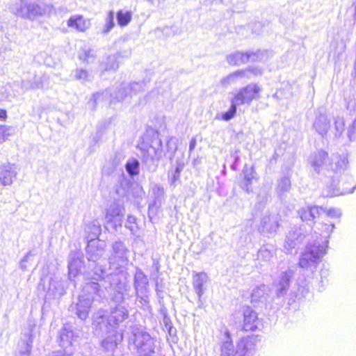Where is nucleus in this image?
<instances>
[{
    "instance_id": "nucleus-1",
    "label": "nucleus",
    "mask_w": 356,
    "mask_h": 356,
    "mask_svg": "<svg viewBox=\"0 0 356 356\" xmlns=\"http://www.w3.org/2000/svg\"><path fill=\"white\" fill-rule=\"evenodd\" d=\"M128 316L127 309L121 305L112 309L109 314L105 311H99L96 314L94 317V325L102 332L115 333L113 336L108 337L102 341V346L104 348H113L117 346L118 341L122 340V336L116 332V329Z\"/></svg>"
},
{
    "instance_id": "nucleus-2",
    "label": "nucleus",
    "mask_w": 356,
    "mask_h": 356,
    "mask_svg": "<svg viewBox=\"0 0 356 356\" xmlns=\"http://www.w3.org/2000/svg\"><path fill=\"white\" fill-rule=\"evenodd\" d=\"M318 229L321 232V235L325 238L323 241H314L309 242L302 252L298 265L300 268L313 273L326 253L328 241L327 238L334 229L333 222H321Z\"/></svg>"
},
{
    "instance_id": "nucleus-3",
    "label": "nucleus",
    "mask_w": 356,
    "mask_h": 356,
    "mask_svg": "<svg viewBox=\"0 0 356 356\" xmlns=\"http://www.w3.org/2000/svg\"><path fill=\"white\" fill-rule=\"evenodd\" d=\"M53 10L52 5L40 6L36 3H29L27 0H19L13 6V13L19 17L33 20L38 16L50 14Z\"/></svg>"
},
{
    "instance_id": "nucleus-4",
    "label": "nucleus",
    "mask_w": 356,
    "mask_h": 356,
    "mask_svg": "<svg viewBox=\"0 0 356 356\" xmlns=\"http://www.w3.org/2000/svg\"><path fill=\"white\" fill-rule=\"evenodd\" d=\"M135 349L139 356H150L154 353L156 348L153 338L145 330L135 328L131 339Z\"/></svg>"
},
{
    "instance_id": "nucleus-5",
    "label": "nucleus",
    "mask_w": 356,
    "mask_h": 356,
    "mask_svg": "<svg viewBox=\"0 0 356 356\" xmlns=\"http://www.w3.org/2000/svg\"><path fill=\"white\" fill-rule=\"evenodd\" d=\"M113 252L108 259L111 268L118 270L124 268L129 261V250L122 241H116L113 244Z\"/></svg>"
},
{
    "instance_id": "nucleus-6",
    "label": "nucleus",
    "mask_w": 356,
    "mask_h": 356,
    "mask_svg": "<svg viewBox=\"0 0 356 356\" xmlns=\"http://www.w3.org/2000/svg\"><path fill=\"white\" fill-rule=\"evenodd\" d=\"M142 152L145 164L149 168H156L159 161L163 156L161 140L159 138L154 140L150 145L142 149Z\"/></svg>"
},
{
    "instance_id": "nucleus-7",
    "label": "nucleus",
    "mask_w": 356,
    "mask_h": 356,
    "mask_svg": "<svg viewBox=\"0 0 356 356\" xmlns=\"http://www.w3.org/2000/svg\"><path fill=\"white\" fill-rule=\"evenodd\" d=\"M267 51H236L227 56L226 60L231 65H241L248 62H256L264 60Z\"/></svg>"
},
{
    "instance_id": "nucleus-8",
    "label": "nucleus",
    "mask_w": 356,
    "mask_h": 356,
    "mask_svg": "<svg viewBox=\"0 0 356 356\" xmlns=\"http://www.w3.org/2000/svg\"><path fill=\"white\" fill-rule=\"evenodd\" d=\"M260 87L256 83H250L241 88L232 97L236 104L239 105L250 104L253 99L259 97Z\"/></svg>"
},
{
    "instance_id": "nucleus-9",
    "label": "nucleus",
    "mask_w": 356,
    "mask_h": 356,
    "mask_svg": "<svg viewBox=\"0 0 356 356\" xmlns=\"http://www.w3.org/2000/svg\"><path fill=\"white\" fill-rule=\"evenodd\" d=\"M124 213L123 207L116 202H113L106 211L105 218L106 223L111 225L114 229H117L118 227L122 226Z\"/></svg>"
},
{
    "instance_id": "nucleus-10",
    "label": "nucleus",
    "mask_w": 356,
    "mask_h": 356,
    "mask_svg": "<svg viewBox=\"0 0 356 356\" xmlns=\"http://www.w3.org/2000/svg\"><path fill=\"white\" fill-rule=\"evenodd\" d=\"M294 275V270L290 268L282 271L277 280L274 282L275 293L278 297L284 296L289 289L290 281Z\"/></svg>"
},
{
    "instance_id": "nucleus-11",
    "label": "nucleus",
    "mask_w": 356,
    "mask_h": 356,
    "mask_svg": "<svg viewBox=\"0 0 356 356\" xmlns=\"http://www.w3.org/2000/svg\"><path fill=\"white\" fill-rule=\"evenodd\" d=\"M92 302L93 298H86L84 295H80L78 302L72 304L70 308L72 311L76 312V314L80 319L85 320L88 316Z\"/></svg>"
},
{
    "instance_id": "nucleus-12",
    "label": "nucleus",
    "mask_w": 356,
    "mask_h": 356,
    "mask_svg": "<svg viewBox=\"0 0 356 356\" xmlns=\"http://www.w3.org/2000/svg\"><path fill=\"white\" fill-rule=\"evenodd\" d=\"M309 162L316 172L330 166V159L328 157V154L324 150H318L312 153L309 158Z\"/></svg>"
},
{
    "instance_id": "nucleus-13",
    "label": "nucleus",
    "mask_w": 356,
    "mask_h": 356,
    "mask_svg": "<svg viewBox=\"0 0 356 356\" xmlns=\"http://www.w3.org/2000/svg\"><path fill=\"white\" fill-rule=\"evenodd\" d=\"M280 216L277 214L266 213L263 216L259 229L263 233H275L279 227Z\"/></svg>"
},
{
    "instance_id": "nucleus-14",
    "label": "nucleus",
    "mask_w": 356,
    "mask_h": 356,
    "mask_svg": "<svg viewBox=\"0 0 356 356\" xmlns=\"http://www.w3.org/2000/svg\"><path fill=\"white\" fill-rule=\"evenodd\" d=\"M243 330L245 331H254L260 323L257 314L250 307L243 308Z\"/></svg>"
},
{
    "instance_id": "nucleus-15",
    "label": "nucleus",
    "mask_w": 356,
    "mask_h": 356,
    "mask_svg": "<svg viewBox=\"0 0 356 356\" xmlns=\"http://www.w3.org/2000/svg\"><path fill=\"white\" fill-rule=\"evenodd\" d=\"M17 172L14 164L6 163L0 165V184L6 186L13 184Z\"/></svg>"
},
{
    "instance_id": "nucleus-16",
    "label": "nucleus",
    "mask_w": 356,
    "mask_h": 356,
    "mask_svg": "<svg viewBox=\"0 0 356 356\" xmlns=\"http://www.w3.org/2000/svg\"><path fill=\"white\" fill-rule=\"evenodd\" d=\"M312 127L316 132L324 137L330 128V120L326 113L318 111L316 115Z\"/></svg>"
},
{
    "instance_id": "nucleus-17",
    "label": "nucleus",
    "mask_w": 356,
    "mask_h": 356,
    "mask_svg": "<svg viewBox=\"0 0 356 356\" xmlns=\"http://www.w3.org/2000/svg\"><path fill=\"white\" fill-rule=\"evenodd\" d=\"M69 28L78 32H85L90 26V22L88 19L81 15H73L67 21Z\"/></svg>"
},
{
    "instance_id": "nucleus-18",
    "label": "nucleus",
    "mask_w": 356,
    "mask_h": 356,
    "mask_svg": "<svg viewBox=\"0 0 356 356\" xmlns=\"http://www.w3.org/2000/svg\"><path fill=\"white\" fill-rule=\"evenodd\" d=\"M346 106L352 116H355L347 129V136L352 141L356 139V97L349 98Z\"/></svg>"
},
{
    "instance_id": "nucleus-19",
    "label": "nucleus",
    "mask_w": 356,
    "mask_h": 356,
    "mask_svg": "<svg viewBox=\"0 0 356 356\" xmlns=\"http://www.w3.org/2000/svg\"><path fill=\"white\" fill-rule=\"evenodd\" d=\"M134 285L136 293L149 292V281L147 277L138 268H136L134 278Z\"/></svg>"
},
{
    "instance_id": "nucleus-20",
    "label": "nucleus",
    "mask_w": 356,
    "mask_h": 356,
    "mask_svg": "<svg viewBox=\"0 0 356 356\" xmlns=\"http://www.w3.org/2000/svg\"><path fill=\"white\" fill-rule=\"evenodd\" d=\"M208 275L204 272L193 273V286L198 296L199 300H201L202 296L204 293V284L208 281Z\"/></svg>"
},
{
    "instance_id": "nucleus-21",
    "label": "nucleus",
    "mask_w": 356,
    "mask_h": 356,
    "mask_svg": "<svg viewBox=\"0 0 356 356\" xmlns=\"http://www.w3.org/2000/svg\"><path fill=\"white\" fill-rule=\"evenodd\" d=\"M322 207L316 206H307L301 208L298 213L302 221L312 222L316 218L321 215Z\"/></svg>"
},
{
    "instance_id": "nucleus-22",
    "label": "nucleus",
    "mask_w": 356,
    "mask_h": 356,
    "mask_svg": "<svg viewBox=\"0 0 356 356\" xmlns=\"http://www.w3.org/2000/svg\"><path fill=\"white\" fill-rule=\"evenodd\" d=\"M81 255L79 252H72L68 264L69 277L72 279L78 275L82 266Z\"/></svg>"
},
{
    "instance_id": "nucleus-23",
    "label": "nucleus",
    "mask_w": 356,
    "mask_h": 356,
    "mask_svg": "<svg viewBox=\"0 0 356 356\" xmlns=\"http://www.w3.org/2000/svg\"><path fill=\"white\" fill-rule=\"evenodd\" d=\"M302 241V236L297 230L289 232L286 236L284 249L287 253H291L292 250Z\"/></svg>"
},
{
    "instance_id": "nucleus-24",
    "label": "nucleus",
    "mask_w": 356,
    "mask_h": 356,
    "mask_svg": "<svg viewBox=\"0 0 356 356\" xmlns=\"http://www.w3.org/2000/svg\"><path fill=\"white\" fill-rule=\"evenodd\" d=\"M74 335L73 332L65 327L60 333V345L65 350H72L71 347L74 341Z\"/></svg>"
},
{
    "instance_id": "nucleus-25",
    "label": "nucleus",
    "mask_w": 356,
    "mask_h": 356,
    "mask_svg": "<svg viewBox=\"0 0 356 356\" xmlns=\"http://www.w3.org/2000/svg\"><path fill=\"white\" fill-rule=\"evenodd\" d=\"M247 74L245 70H236L229 75L222 78L220 81L221 86L227 88L229 86L236 84L240 79H244Z\"/></svg>"
},
{
    "instance_id": "nucleus-26",
    "label": "nucleus",
    "mask_w": 356,
    "mask_h": 356,
    "mask_svg": "<svg viewBox=\"0 0 356 356\" xmlns=\"http://www.w3.org/2000/svg\"><path fill=\"white\" fill-rule=\"evenodd\" d=\"M152 190L154 195V201L153 204L149 206V216L153 213L154 209H157L161 206L165 194L163 187L159 184H154L152 188Z\"/></svg>"
},
{
    "instance_id": "nucleus-27",
    "label": "nucleus",
    "mask_w": 356,
    "mask_h": 356,
    "mask_svg": "<svg viewBox=\"0 0 356 356\" xmlns=\"http://www.w3.org/2000/svg\"><path fill=\"white\" fill-rule=\"evenodd\" d=\"M269 288L268 286L261 284L252 290L251 300L252 302L266 301L269 296Z\"/></svg>"
},
{
    "instance_id": "nucleus-28",
    "label": "nucleus",
    "mask_w": 356,
    "mask_h": 356,
    "mask_svg": "<svg viewBox=\"0 0 356 356\" xmlns=\"http://www.w3.org/2000/svg\"><path fill=\"white\" fill-rule=\"evenodd\" d=\"M275 254V249L271 245L261 246L257 252V259L261 262H269Z\"/></svg>"
},
{
    "instance_id": "nucleus-29",
    "label": "nucleus",
    "mask_w": 356,
    "mask_h": 356,
    "mask_svg": "<svg viewBox=\"0 0 356 356\" xmlns=\"http://www.w3.org/2000/svg\"><path fill=\"white\" fill-rule=\"evenodd\" d=\"M99 285L96 282H89L83 287L81 295H84L86 298L92 297L95 300V296H101Z\"/></svg>"
},
{
    "instance_id": "nucleus-30",
    "label": "nucleus",
    "mask_w": 356,
    "mask_h": 356,
    "mask_svg": "<svg viewBox=\"0 0 356 356\" xmlns=\"http://www.w3.org/2000/svg\"><path fill=\"white\" fill-rule=\"evenodd\" d=\"M331 161L330 168L334 171L346 169L348 163L346 155H333Z\"/></svg>"
},
{
    "instance_id": "nucleus-31",
    "label": "nucleus",
    "mask_w": 356,
    "mask_h": 356,
    "mask_svg": "<svg viewBox=\"0 0 356 356\" xmlns=\"http://www.w3.org/2000/svg\"><path fill=\"white\" fill-rule=\"evenodd\" d=\"M49 296L54 297L61 296L65 293V289L63 282L57 279H51L49 282V286L47 291Z\"/></svg>"
},
{
    "instance_id": "nucleus-32",
    "label": "nucleus",
    "mask_w": 356,
    "mask_h": 356,
    "mask_svg": "<svg viewBox=\"0 0 356 356\" xmlns=\"http://www.w3.org/2000/svg\"><path fill=\"white\" fill-rule=\"evenodd\" d=\"M221 355L222 356H234L236 355V350L232 341L230 339L229 332H225V336L222 344L221 345Z\"/></svg>"
},
{
    "instance_id": "nucleus-33",
    "label": "nucleus",
    "mask_w": 356,
    "mask_h": 356,
    "mask_svg": "<svg viewBox=\"0 0 356 356\" xmlns=\"http://www.w3.org/2000/svg\"><path fill=\"white\" fill-rule=\"evenodd\" d=\"M253 344L248 339L241 340L236 346V356H250L252 353Z\"/></svg>"
},
{
    "instance_id": "nucleus-34",
    "label": "nucleus",
    "mask_w": 356,
    "mask_h": 356,
    "mask_svg": "<svg viewBox=\"0 0 356 356\" xmlns=\"http://www.w3.org/2000/svg\"><path fill=\"white\" fill-rule=\"evenodd\" d=\"M291 180L289 177L284 176L277 181L276 191L280 198H282L291 189Z\"/></svg>"
},
{
    "instance_id": "nucleus-35",
    "label": "nucleus",
    "mask_w": 356,
    "mask_h": 356,
    "mask_svg": "<svg viewBox=\"0 0 356 356\" xmlns=\"http://www.w3.org/2000/svg\"><path fill=\"white\" fill-rule=\"evenodd\" d=\"M99 241L92 240L90 241L88 248H87V252L89 255V261H92L94 262H96L102 255L104 253L103 248L101 249H97L95 250V247L97 246V243Z\"/></svg>"
},
{
    "instance_id": "nucleus-36",
    "label": "nucleus",
    "mask_w": 356,
    "mask_h": 356,
    "mask_svg": "<svg viewBox=\"0 0 356 356\" xmlns=\"http://www.w3.org/2000/svg\"><path fill=\"white\" fill-rule=\"evenodd\" d=\"M118 56L117 54L110 55L108 56L105 62H102L101 63L100 67L102 70L108 71L113 70L115 71L119 67V64L118 62Z\"/></svg>"
},
{
    "instance_id": "nucleus-37",
    "label": "nucleus",
    "mask_w": 356,
    "mask_h": 356,
    "mask_svg": "<svg viewBox=\"0 0 356 356\" xmlns=\"http://www.w3.org/2000/svg\"><path fill=\"white\" fill-rule=\"evenodd\" d=\"M79 58L83 63H92L96 58L95 51L90 48H83L79 52Z\"/></svg>"
},
{
    "instance_id": "nucleus-38",
    "label": "nucleus",
    "mask_w": 356,
    "mask_h": 356,
    "mask_svg": "<svg viewBox=\"0 0 356 356\" xmlns=\"http://www.w3.org/2000/svg\"><path fill=\"white\" fill-rule=\"evenodd\" d=\"M73 76L76 80L79 81L81 83L90 81L92 79L91 74L87 70L82 68H76L74 70Z\"/></svg>"
},
{
    "instance_id": "nucleus-39",
    "label": "nucleus",
    "mask_w": 356,
    "mask_h": 356,
    "mask_svg": "<svg viewBox=\"0 0 356 356\" xmlns=\"http://www.w3.org/2000/svg\"><path fill=\"white\" fill-rule=\"evenodd\" d=\"M132 13L131 11L119 10L117 13L118 23L121 26H127L131 20Z\"/></svg>"
},
{
    "instance_id": "nucleus-40",
    "label": "nucleus",
    "mask_w": 356,
    "mask_h": 356,
    "mask_svg": "<svg viewBox=\"0 0 356 356\" xmlns=\"http://www.w3.org/2000/svg\"><path fill=\"white\" fill-rule=\"evenodd\" d=\"M114 12L113 10H110L105 18V24L102 30V33L107 34L114 27Z\"/></svg>"
},
{
    "instance_id": "nucleus-41",
    "label": "nucleus",
    "mask_w": 356,
    "mask_h": 356,
    "mask_svg": "<svg viewBox=\"0 0 356 356\" xmlns=\"http://www.w3.org/2000/svg\"><path fill=\"white\" fill-rule=\"evenodd\" d=\"M126 170L131 175H136L139 173V162L135 159H129L125 165Z\"/></svg>"
},
{
    "instance_id": "nucleus-42",
    "label": "nucleus",
    "mask_w": 356,
    "mask_h": 356,
    "mask_svg": "<svg viewBox=\"0 0 356 356\" xmlns=\"http://www.w3.org/2000/svg\"><path fill=\"white\" fill-rule=\"evenodd\" d=\"M345 129V120L343 117L337 116L334 118L335 136L340 137Z\"/></svg>"
},
{
    "instance_id": "nucleus-43",
    "label": "nucleus",
    "mask_w": 356,
    "mask_h": 356,
    "mask_svg": "<svg viewBox=\"0 0 356 356\" xmlns=\"http://www.w3.org/2000/svg\"><path fill=\"white\" fill-rule=\"evenodd\" d=\"M128 95H130L128 86L123 83L115 93V96L112 97L111 102H113L114 99H116L117 101H122Z\"/></svg>"
},
{
    "instance_id": "nucleus-44",
    "label": "nucleus",
    "mask_w": 356,
    "mask_h": 356,
    "mask_svg": "<svg viewBox=\"0 0 356 356\" xmlns=\"http://www.w3.org/2000/svg\"><path fill=\"white\" fill-rule=\"evenodd\" d=\"M237 106L240 105L238 104H236L234 100L232 98L230 108L227 112L222 114L221 118L225 121H229L232 119L236 115Z\"/></svg>"
},
{
    "instance_id": "nucleus-45",
    "label": "nucleus",
    "mask_w": 356,
    "mask_h": 356,
    "mask_svg": "<svg viewBox=\"0 0 356 356\" xmlns=\"http://www.w3.org/2000/svg\"><path fill=\"white\" fill-rule=\"evenodd\" d=\"M291 86L286 84L284 88L282 89H280L276 91V92L273 95V97L277 100L282 99H288L291 96Z\"/></svg>"
},
{
    "instance_id": "nucleus-46",
    "label": "nucleus",
    "mask_w": 356,
    "mask_h": 356,
    "mask_svg": "<svg viewBox=\"0 0 356 356\" xmlns=\"http://www.w3.org/2000/svg\"><path fill=\"white\" fill-rule=\"evenodd\" d=\"M325 213L327 217L334 219H339L341 216V211L337 208L323 209L321 214Z\"/></svg>"
},
{
    "instance_id": "nucleus-47",
    "label": "nucleus",
    "mask_w": 356,
    "mask_h": 356,
    "mask_svg": "<svg viewBox=\"0 0 356 356\" xmlns=\"http://www.w3.org/2000/svg\"><path fill=\"white\" fill-rule=\"evenodd\" d=\"M129 88V94H136L139 92L143 91L145 89V84L144 82H134L129 85H127Z\"/></svg>"
},
{
    "instance_id": "nucleus-48",
    "label": "nucleus",
    "mask_w": 356,
    "mask_h": 356,
    "mask_svg": "<svg viewBox=\"0 0 356 356\" xmlns=\"http://www.w3.org/2000/svg\"><path fill=\"white\" fill-rule=\"evenodd\" d=\"M137 300L141 304V306L144 308L149 307V295L148 292L145 293H136Z\"/></svg>"
},
{
    "instance_id": "nucleus-49",
    "label": "nucleus",
    "mask_w": 356,
    "mask_h": 356,
    "mask_svg": "<svg viewBox=\"0 0 356 356\" xmlns=\"http://www.w3.org/2000/svg\"><path fill=\"white\" fill-rule=\"evenodd\" d=\"M22 87L23 88H25L26 90L38 89V88H40L42 87V84L38 83L36 81H33V82H31L27 80H22Z\"/></svg>"
},
{
    "instance_id": "nucleus-50",
    "label": "nucleus",
    "mask_w": 356,
    "mask_h": 356,
    "mask_svg": "<svg viewBox=\"0 0 356 356\" xmlns=\"http://www.w3.org/2000/svg\"><path fill=\"white\" fill-rule=\"evenodd\" d=\"M105 273V269L102 267V266H99V264H97L95 267L94 275L90 276L89 278L90 280H98L99 278L103 277V275Z\"/></svg>"
},
{
    "instance_id": "nucleus-51",
    "label": "nucleus",
    "mask_w": 356,
    "mask_h": 356,
    "mask_svg": "<svg viewBox=\"0 0 356 356\" xmlns=\"http://www.w3.org/2000/svg\"><path fill=\"white\" fill-rule=\"evenodd\" d=\"M10 128L6 125H0V144L3 143L7 139Z\"/></svg>"
},
{
    "instance_id": "nucleus-52",
    "label": "nucleus",
    "mask_w": 356,
    "mask_h": 356,
    "mask_svg": "<svg viewBox=\"0 0 356 356\" xmlns=\"http://www.w3.org/2000/svg\"><path fill=\"white\" fill-rule=\"evenodd\" d=\"M136 218L134 216H128L125 227L134 232L136 227Z\"/></svg>"
},
{
    "instance_id": "nucleus-53",
    "label": "nucleus",
    "mask_w": 356,
    "mask_h": 356,
    "mask_svg": "<svg viewBox=\"0 0 356 356\" xmlns=\"http://www.w3.org/2000/svg\"><path fill=\"white\" fill-rule=\"evenodd\" d=\"M244 70L247 71V74L245 78L250 79V74H252L254 76L261 75L262 70L258 67H248Z\"/></svg>"
},
{
    "instance_id": "nucleus-54",
    "label": "nucleus",
    "mask_w": 356,
    "mask_h": 356,
    "mask_svg": "<svg viewBox=\"0 0 356 356\" xmlns=\"http://www.w3.org/2000/svg\"><path fill=\"white\" fill-rule=\"evenodd\" d=\"M298 285L299 286L298 290L300 291L301 294L305 296L306 293L309 291V286L308 284L306 283V280H304L302 284L300 283V279L297 281Z\"/></svg>"
},
{
    "instance_id": "nucleus-55",
    "label": "nucleus",
    "mask_w": 356,
    "mask_h": 356,
    "mask_svg": "<svg viewBox=\"0 0 356 356\" xmlns=\"http://www.w3.org/2000/svg\"><path fill=\"white\" fill-rule=\"evenodd\" d=\"M32 343H33V340L30 337L29 341L26 342V344L25 346V350L20 353V356H29L31 348H32Z\"/></svg>"
},
{
    "instance_id": "nucleus-56",
    "label": "nucleus",
    "mask_w": 356,
    "mask_h": 356,
    "mask_svg": "<svg viewBox=\"0 0 356 356\" xmlns=\"http://www.w3.org/2000/svg\"><path fill=\"white\" fill-rule=\"evenodd\" d=\"M252 179V176L251 175H245V186L246 191H249V186L251 184V181Z\"/></svg>"
},
{
    "instance_id": "nucleus-57",
    "label": "nucleus",
    "mask_w": 356,
    "mask_h": 356,
    "mask_svg": "<svg viewBox=\"0 0 356 356\" xmlns=\"http://www.w3.org/2000/svg\"><path fill=\"white\" fill-rule=\"evenodd\" d=\"M31 252H28L24 257V258L22 259V260L21 261V263H20V267L22 270H26V265L24 264L25 262H26L28 261V259H29V257L30 255Z\"/></svg>"
},
{
    "instance_id": "nucleus-58",
    "label": "nucleus",
    "mask_w": 356,
    "mask_h": 356,
    "mask_svg": "<svg viewBox=\"0 0 356 356\" xmlns=\"http://www.w3.org/2000/svg\"><path fill=\"white\" fill-rule=\"evenodd\" d=\"M196 143H197L196 138H192L190 141V144H189V152H191L195 149V147L196 146Z\"/></svg>"
},
{
    "instance_id": "nucleus-59",
    "label": "nucleus",
    "mask_w": 356,
    "mask_h": 356,
    "mask_svg": "<svg viewBox=\"0 0 356 356\" xmlns=\"http://www.w3.org/2000/svg\"><path fill=\"white\" fill-rule=\"evenodd\" d=\"M179 174H180V170L177 167V168H176V169L174 172V175L172 178V183H174L179 177Z\"/></svg>"
},
{
    "instance_id": "nucleus-60",
    "label": "nucleus",
    "mask_w": 356,
    "mask_h": 356,
    "mask_svg": "<svg viewBox=\"0 0 356 356\" xmlns=\"http://www.w3.org/2000/svg\"><path fill=\"white\" fill-rule=\"evenodd\" d=\"M7 118V112L4 109H0V120L5 121Z\"/></svg>"
},
{
    "instance_id": "nucleus-61",
    "label": "nucleus",
    "mask_w": 356,
    "mask_h": 356,
    "mask_svg": "<svg viewBox=\"0 0 356 356\" xmlns=\"http://www.w3.org/2000/svg\"><path fill=\"white\" fill-rule=\"evenodd\" d=\"M355 188V186L353 187L352 189H348V188H343V191L340 194H347V193H352Z\"/></svg>"
},
{
    "instance_id": "nucleus-62",
    "label": "nucleus",
    "mask_w": 356,
    "mask_h": 356,
    "mask_svg": "<svg viewBox=\"0 0 356 356\" xmlns=\"http://www.w3.org/2000/svg\"><path fill=\"white\" fill-rule=\"evenodd\" d=\"M259 198H261V200L262 202H266L267 201V199H268V196H267V194H264L262 197H261V195L259 194V196H258Z\"/></svg>"
},
{
    "instance_id": "nucleus-63",
    "label": "nucleus",
    "mask_w": 356,
    "mask_h": 356,
    "mask_svg": "<svg viewBox=\"0 0 356 356\" xmlns=\"http://www.w3.org/2000/svg\"><path fill=\"white\" fill-rule=\"evenodd\" d=\"M119 295H120L119 296H116L115 297V300L116 301H118H118H120V300H122L123 299L122 294L120 292H119Z\"/></svg>"
},
{
    "instance_id": "nucleus-64",
    "label": "nucleus",
    "mask_w": 356,
    "mask_h": 356,
    "mask_svg": "<svg viewBox=\"0 0 356 356\" xmlns=\"http://www.w3.org/2000/svg\"><path fill=\"white\" fill-rule=\"evenodd\" d=\"M100 95H101L99 93H97V94H95L93 95V97H94L95 99L97 100V99H98L100 97Z\"/></svg>"
}]
</instances>
